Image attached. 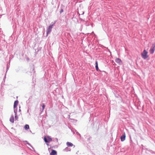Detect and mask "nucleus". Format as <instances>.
I'll use <instances>...</instances> for the list:
<instances>
[{
  "instance_id": "nucleus-1",
  "label": "nucleus",
  "mask_w": 155,
  "mask_h": 155,
  "mask_svg": "<svg viewBox=\"0 0 155 155\" xmlns=\"http://www.w3.org/2000/svg\"><path fill=\"white\" fill-rule=\"evenodd\" d=\"M147 53V52L145 50H144L141 53L142 58L144 59L147 58L148 57Z\"/></svg>"
},
{
  "instance_id": "nucleus-4",
  "label": "nucleus",
  "mask_w": 155,
  "mask_h": 155,
  "mask_svg": "<svg viewBox=\"0 0 155 155\" xmlns=\"http://www.w3.org/2000/svg\"><path fill=\"white\" fill-rule=\"evenodd\" d=\"M53 26V25H50L48 26V28L47 31V34H48L50 33L52 29Z\"/></svg>"
},
{
  "instance_id": "nucleus-7",
  "label": "nucleus",
  "mask_w": 155,
  "mask_h": 155,
  "mask_svg": "<svg viewBox=\"0 0 155 155\" xmlns=\"http://www.w3.org/2000/svg\"><path fill=\"white\" fill-rule=\"evenodd\" d=\"M115 61L119 64H120L121 63V61L120 59L119 58H117L115 59Z\"/></svg>"
},
{
  "instance_id": "nucleus-3",
  "label": "nucleus",
  "mask_w": 155,
  "mask_h": 155,
  "mask_svg": "<svg viewBox=\"0 0 155 155\" xmlns=\"http://www.w3.org/2000/svg\"><path fill=\"white\" fill-rule=\"evenodd\" d=\"M155 51V44L153 45L150 50V52L151 54H153Z\"/></svg>"
},
{
  "instance_id": "nucleus-8",
  "label": "nucleus",
  "mask_w": 155,
  "mask_h": 155,
  "mask_svg": "<svg viewBox=\"0 0 155 155\" xmlns=\"http://www.w3.org/2000/svg\"><path fill=\"white\" fill-rule=\"evenodd\" d=\"M18 102L17 100L15 101L14 105V108H15L17 107V106L18 104Z\"/></svg>"
},
{
  "instance_id": "nucleus-13",
  "label": "nucleus",
  "mask_w": 155,
  "mask_h": 155,
  "mask_svg": "<svg viewBox=\"0 0 155 155\" xmlns=\"http://www.w3.org/2000/svg\"><path fill=\"white\" fill-rule=\"evenodd\" d=\"M15 117L16 120H18V117L17 116V114L16 113H15Z\"/></svg>"
},
{
  "instance_id": "nucleus-9",
  "label": "nucleus",
  "mask_w": 155,
  "mask_h": 155,
  "mask_svg": "<svg viewBox=\"0 0 155 155\" xmlns=\"http://www.w3.org/2000/svg\"><path fill=\"white\" fill-rule=\"evenodd\" d=\"M10 121L12 123H14V118L13 115L12 116L10 119Z\"/></svg>"
},
{
  "instance_id": "nucleus-14",
  "label": "nucleus",
  "mask_w": 155,
  "mask_h": 155,
  "mask_svg": "<svg viewBox=\"0 0 155 155\" xmlns=\"http://www.w3.org/2000/svg\"><path fill=\"white\" fill-rule=\"evenodd\" d=\"M42 110H43L44 108H45V105L44 104H43L42 106Z\"/></svg>"
},
{
  "instance_id": "nucleus-2",
  "label": "nucleus",
  "mask_w": 155,
  "mask_h": 155,
  "mask_svg": "<svg viewBox=\"0 0 155 155\" xmlns=\"http://www.w3.org/2000/svg\"><path fill=\"white\" fill-rule=\"evenodd\" d=\"M44 140L46 143H49L52 141V138L49 136L47 137H45L44 138Z\"/></svg>"
},
{
  "instance_id": "nucleus-6",
  "label": "nucleus",
  "mask_w": 155,
  "mask_h": 155,
  "mask_svg": "<svg viewBox=\"0 0 155 155\" xmlns=\"http://www.w3.org/2000/svg\"><path fill=\"white\" fill-rule=\"evenodd\" d=\"M126 135L124 134L121 136L120 137V139L122 141H124L125 140Z\"/></svg>"
},
{
  "instance_id": "nucleus-11",
  "label": "nucleus",
  "mask_w": 155,
  "mask_h": 155,
  "mask_svg": "<svg viewBox=\"0 0 155 155\" xmlns=\"http://www.w3.org/2000/svg\"><path fill=\"white\" fill-rule=\"evenodd\" d=\"M67 145L68 147H72L73 146V144L72 143L69 142L67 143Z\"/></svg>"
},
{
  "instance_id": "nucleus-12",
  "label": "nucleus",
  "mask_w": 155,
  "mask_h": 155,
  "mask_svg": "<svg viewBox=\"0 0 155 155\" xmlns=\"http://www.w3.org/2000/svg\"><path fill=\"white\" fill-rule=\"evenodd\" d=\"M24 128L25 130H28L29 128V126L28 124H26Z\"/></svg>"
},
{
  "instance_id": "nucleus-5",
  "label": "nucleus",
  "mask_w": 155,
  "mask_h": 155,
  "mask_svg": "<svg viewBox=\"0 0 155 155\" xmlns=\"http://www.w3.org/2000/svg\"><path fill=\"white\" fill-rule=\"evenodd\" d=\"M50 155H57V152L55 150H52L50 153Z\"/></svg>"
},
{
  "instance_id": "nucleus-10",
  "label": "nucleus",
  "mask_w": 155,
  "mask_h": 155,
  "mask_svg": "<svg viewBox=\"0 0 155 155\" xmlns=\"http://www.w3.org/2000/svg\"><path fill=\"white\" fill-rule=\"evenodd\" d=\"M95 64H96V66H95L96 69V70L98 71L99 69V68H98L97 61H96L95 62Z\"/></svg>"
},
{
  "instance_id": "nucleus-15",
  "label": "nucleus",
  "mask_w": 155,
  "mask_h": 155,
  "mask_svg": "<svg viewBox=\"0 0 155 155\" xmlns=\"http://www.w3.org/2000/svg\"><path fill=\"white\" fill-rule=\"evenodd\" d=\"M63 11V9H61V10H60V12L61 13Z\"/></svg>"
}]
</instances>
